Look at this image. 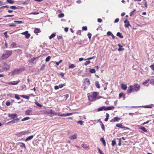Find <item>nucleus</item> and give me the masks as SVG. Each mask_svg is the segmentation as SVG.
<instances>
[{
    "instance_id": "44",
    "label": "nucleus",
    "mask_w": 154,
    "mask_h": 154,
    "mask_svg": "<svg viewBox=\"0 0 154 154\" xmlns=\"http://www.w3.org/2000/svg\"><path fill=\"white\" fill-rule=\"evenodd\" d=\"M135 11H136V10L134 9L133 11H132L130 13V16H132L133 15L134 12Z\"/></svg>"
},
{
    "instance_id": "12",
    "label": "nucleus",
    "mask_w": 154,
    "mask_h": 154,
    "mask_svg": "<svg viewBox=\"0 0 154 154\" xmlns=\"http://www.w3.org/2000/svg\"><path fill=\"white\" fill-rule=\"evenodd\" d=\"M114 107L113 106H108L107 107H105V109L104 110H108L113 109H114Z\"/></svg>"
},
{
    "instance_id": "4",
    "label": "nucleus",
    "mask_w": 154,
    "mask_h": 154,
    "mask_svg": "<svg viewBox=\"0 0 154 154\" xmlns=\"http://www.w3.org/2000/svg\"><path fill=\"white\" fill-rule=\"evenodd\" d=\"M21 72V69H16L12 71L11 75H12L14 76L20 73Z\"/></svg>"
},
{
    "instance_id": "42",
    "label": "nucleus",
    "mask_w": 154,
    "mask_h": 154,
    "mask_svg": "<svg viewBox=\"0 0 154 154\" xmlns=\"http://www.w3.org/2000/svg\"><path fill=\"white\" fill-rule=\"evenodd\" d=\"M62 60H60L59 62H56V65L57 66H58L59 64L62 62Z\"/></svg>"
},
{
    "instance_id": "23",
    "label": "nucleus",
    "mask_w": 154,
    "mask_h": 154,
    "mask_svg": "<svg viewBox=\"0 0 154 154\" xmlns=\"http://www.w3.org/2000/svg\"><path fill=\"white\" fill-rule=\"evenodd\" d=\"M116 35L117 36L119 37L120 38H123V37L122 35L121 34V33L119 32L117 33Z\"/></svg>"
},
{
    "instance_id": "16",
    "label": "nucleus",
    "mask_w": 154,
    "mask_h": 154,
    "mask_svg": "<svg viewBox=\"0 0 154 154\" xmlns=\"http://www.w3.org/2000/svg\"><path fill=\"white\" fill-rule=\"evenodd\" d=\"M82 146L83 148L86 149H89V146H87V145L85 144H83Z\"/></svg>"
},
{
    "instance_id": "36",
    "label": "nucleus",
    "mask_w": 154,
    "mask_h": 154,
    "mask_svg": "<svg viewBox=\"0 0 154 154\" xmlns=\"http://www.w3.org/2000/svg\"><path fill=\"white\" fill-rule=\"evenodd\" d=\"M9 8L11 9L15 10L17 8L16 7L14 6H10Z\"/></svg>"
},
{
    "instance_id": "20",
    "label": "nucleus",
    "mask_w": 154,
    "mask_h": 154,
    "mask_svg": "<svg viewBox=\"0 0 154 154\" xmlns=\"http://www.w3.org/2000/svg\"><path fill=\"white\" fill-rule=\"evenodd\" d=\"M33 137V135L30 136L29 137H27L26 139L25 140L26 141H27L28 140H29L32 139Z\"/></svg>"
},
{
    "instance_id": "43",
    "label": "nucleus",
    "mask_w": 154,
    "mask_h": 154,
    "mask_svg": "<svg viewBox=\"0 0 154 154\" xmlns=\"http://www.w3.org/2000/svg\"><path fill=\"white\" fill-rule=\"evenodd\" d=\"M14 23H16L18 24L21 23H23V22L22 21H16L15 20L14 21Z\"/></svg>"
},
{
    "instance_id": "31",
    "label": "nucleus",
    "mask_w": 154,
    "mask_h": 154,
    "mask_svg": "<svg viewBox=\"0 0 154 154\" xmlns=\"http://www.w3.org/2000/svg\"><path fill=\"white\" fill-rule=\"evenodd\" d=\"M20 95L17 94H16L15 95V98L17 100H19L20 99Z\"/></svg>"
},
{
    "instance_id": "10",
    "label": "nucleus",
    "mask_w": 154,
    "mask_h": 154,
    "mask_svg": "<svg viewBox=\"0 0 154 154\" xmlns=\"http://www.w3.org/2000/svg\"><path fill=\"white\" fill-rule=\"evenodd\" d=\"M121 119L120 118L115 117H114L113 119H112L110 121V122H118Z\"/></svg>"
},
{
    "instance_id": "6",
    "label": "nucleus",
    "mask_w": 154,
    "mask_h": 154,
    "mask_svg": "<svg viewBox=\"0 0 154 154\" xmlns=\"http://www.w3.org/2000/svg\"><path fill=\"white\" fill-rule=\"evenodd\" d=\"M133 86V90H134L136 91H139L140 88V86L137 84H135Z\"/></svg>"
},
{
    "instance_id": "19",
    "label": "nucleus",
    "mask_w": 154,
    "mask_h": 154,
    "mask_svg": "<svg viewBox=\"0 0 154 154\" xmlns=\"http://www.w3.org/2000/svg\"><path fill=\"white\" fill-rule=\"evenodd\" d=\"M85 83L88 85H89L90 84V81L88 79H85Z\"/></svg>"
},
{
    "instance_id": "25",
    "label": "nucleus",
    "mask_w": 154,
    "mask_h": 154,
    "mask_svg": "<svg viewBox=\"0 0 154 154\" xmlns=\"http://www.w3.org/2000/svg\"><path fill=\"white\" fill-rule=\"evenodd\" d=\"M100 141L103 143V145L105 146L106 145V142L105 141L103 138H101L100 139Z\"/></svg>"
},
{
    "instance_id": "3",
    "label": "nucleus",
    "mask_w": 154,
    "mask_h": 154,
    "mask_svg": "<svg viewBox=\"0 0 154 154\" xmlns=\"http://www.w3.org/2000/svg\"><path fill=\"white\" fill-rule=\"evenodd\" d=\"M1 66L4 70H7L9 69L10 65L7 64L6 63H3L1 65Z\"/></svg>"
},
{
    "instance_id": "39",
    "label": "nucleus",
    "mask_w": 154,
    "mask_h": 154,
    "mask_svg": "<svg viewBox=\"0 0 154 154\" xmlns=\"http://www.w3.org/2000/svg\"><path fill=\"white\" fill-rule=\"evenodd\" d=\"M101 123V127L102 129L104 131H105V127L104 125L101 122H100Z\"/></svg>"
},
{
    "instance_id": "47",
    "label": "nucleus",
    "mask_w": 154,
    "mask_h": 154,
    "mask_svg": "<svg viewBox=\"0 0 154 154\" xmlns=\"http://www.w3.org/2000/svg\"><path fill=\"white\" fill-rule=\"evenodd\" d=\"M150 67L153 71H154V64L153 65H151L150 66Z\"/></svg>"
},
{
    "instance_id": "60",
    "label": "nucleus",
    "mask_w": 154,
    "mask_h": 154,
    "mask_svg": "<svg viewBox=\"0 0 154 154\" xmlns=\"http://www.w3.org/2000/svg\"><path fill=\"white\" fill-rule=\"evenodd\" d=\"M122 47L119 48L118 49V51H120L122 50H124V48H121Z\"/></svg>"
},
{
    "instance_id": "24",
    "label": "nucleus",
    "mask_w": 154,
    "mask_h": 154,
    "mask_svg": "<svg viewBox=\"0 0 154 154\" xmlns=\"http://www.w3.org/2000/svg\"><path fill=\"white\" fill-rule=\"evenodd\" d=\"M95 85L97 88H100V85L99 84V83L98 81H96L95 82Z\"/></svg>"
},
{
    "instance_id": "35",
    "label": "nucleus",
    "mask_w": 154,
    "mask_h": 154,
    "mask_svg": "<svg viewBox=\"0 0 154 154\" xmlns=\"http://www.w3.org/2000/svg\"><path fill=\"white\" fill-rule=\"evenodd\" d=\"M90 72L91 73H95V70L94 69H92L90 70Z\"/></svg>"
},
{
    "instance_id": "26",
    "label": "nucleus",
    "mask_w": 154,
    "mask_h": 154,
    "mask_svg": "<svg viewBox=\"0 0 154 154\" xmlns=\"http://www.w3.org/2000/svg\"><path fill=\"white\" fill-rule=\"evenodd\" d=\"M125 27L126 28H128L129 26L131 27V25L130 24L129 22H128V23L127 24L125 25Z\"/></svg>"
},
{
    "instance_id": "54",
    "label": "nucleus",
    "mask_w": 154,
    "mask_h": 154,
    "mask_svg": "<svg viewBox=\"0 0 154 154\" xmlns=\"http://www.w3.org/2000/svg\"><path fill=\"white\" fill-rule=\"evenodd\" d=\"M16 135L18 137H20L22 136V135L21 134V132L17 133L16 134Z\"/></svg>"
},
{
    "instance_id": "61",
    "label": "nucleus",
    "mask_w": 154,
    "mask_h": 154,
    "mask_svg": "<svg viewBox=\"0 0 154 154\" xmlns=\"http://www.w3.org/2000/svg\"><path fill=\"white\" fill-rule=\"evenodd\" d=\"M119 18H117L116 19H115V21H114V22L115 23H117L118 22H119Z\"/></svg>"
},
{
    "instance_id": "48",
    "label": "nucleus",
    "mask_w": 154,
    "mask_h": 154,
    "mask_svg": "<svg viewBox=\"0 0 154 154\" xmlns=\"http://www.w3.org/2000/svg\"><path fill=\"white\" fill-rule=\"evenodd\" d=\"M116 142L115 140H113L112 141V146H114L116 144Z\"/></svg>"
},
{
    "instance_id": "22",
    "label": "nucleus",
    "mask_w": 154,
    "mask_h": 154,
    "mask_svg": "<svg viewBox=\"0 0 154 154\" xmlns=\"http://www.w3.org/2000/svg\"><path fill=\"white\" fill-rule=\"evenodd\" d=\"M19 143L20 144V146L21 147H22V148L23 147L25 148H26V146H25V144H24V143Z\"/></svg>"
},
{
    "instance_id": "5",
    "label": "nucleus",
    "mask_w": 154,
    "mask_h": 154,
    "mask_svg": "<svg viewBox=\"0 0 154 154\" xmlns=\"http://www.w3.org/2000/svg\"><path fill=\"white\" fill-rule=\"evenodd\" d=\"M8 116L12 119H15L17 118V115L16 114H8Z\"/></svg>"
},
{
    "instance_id": "14",
    "label": "nucleus",
    "mask_w": 154,
    "mask_h": 154,
    "mask_svg": "<svg viewBox=\"0 0 154 154\" xmlns=\"http://www.w3.org/2000/svg\"><path fill=\"white\" fill-rule=\"evenodd\" d=\"M32 111L30 109H28L26 111L25 114L26 115H29L31 114Z\"/></svg>"
},
{
    "instance_id": "57",
    "label": "nucleus",
    "mask_w": 154,
    "mask_h": 154,
    "mask_svg": "<svg viewBox=\"0 0 154 154\" xmlns=\"http://www.w3.org/2000/svg\"><path fill=\"white\" fill-rule=\"evenodd\" d=\"M35 104L38 106L39 107H41L42 106V105L40 103H38L37 102H36Z\"/></svg>"
},
{
    "instance_id": "1",
    "label": "nucleus",
    "mask_w": 154,
    "mask_h": 154,
    "mask_svg": "<svg viewBox=\"0 0 154 154\" xmlns=\"http://www.w3.org/2000/svg\"><path fill=\"white\" fill-rule=\"evenodd\" d=\"M98 93L97 92H93L91 95L88 96V97L89 100L91 101H93L96 100L100 97H97V95Z\"/></svg>"
},
{
    "instance_id": "2",
    "label": "nucleus",
    "mask_w": 154,
    "mask_h": 154,
    "mask_svg": "<svg viewBox=\"0 0 154 154\" xmlns=\"http://www.w3.org/2000/svg\"><path fill=\"white\" fill-rule=\"evenodd\" d=\"M12 52L11 50H5L3 54L2 58L3 60H5L9 57L12 54Z\"/></svg>"
},
{
    "instance_id": "55",
    "label": "nucleus",
    "mask_w": 154,
    "mask_h": 154,
    "mask_svg": "<svg viewBox=\"0 0 154 154\" xmlns=\"http://www.w3.org/2000/svg\"><path fill=\"white\" fill-rule=\"evenodd\" d=\"M11 103L9 101H7L6 103V104L7 106H9L10 105Z\"/></svg>"
},
{
    "instance_id": "64",
    "label": "nucleus",
    "mask_w": 154,
    "mask_h": 154,
    "mask_svg": "<svg viewBox=\"0 0 154 154\" xmlns=\"http://www.w3.org/2000/svg\"><path fill=\"white\" fill-rule=\"evenodd\" d=\"M150 83L152 85H154V80H152L151 81Z\"/></svg>"
},
{
    "instance_id": "9",
    "label": "nucleus",
    "mask_w": 154,
    "mask_h": 154,
    "mask_svg": "<svg viewBox=\"0 0 154 154\" xmlns=\"http://www.w3.org/2000/svg\"><path fill=\"white\" fill-rule=\"evenodd\" d=\"M133 91V86L132 85L130 86L128 88L127 90V92L128 94L131 93Z\"/></svg>"
},
{
    "instance_id": "29",
    "label": "nucleus",
    "mask_w": 154,
    "mask_h": 154,
    "mask_svg": "<svg viewBox=\"0 0 154 154\" xmlns=\"http://www.w3.org/2000/svg\"><path fill=\"white\" fill-rule=\"evenodd\" d=\"M104 109H105V106H102L101 107L98 108L97 110V111H102L103 110H104Z\"/></svg>"
},
{
    "instance_id": "17",
    "label": "nucleus",
    "mask_w": 154,
    "mask_h": 154,
    "mask_svg": "<svg viewBox=\"0 0 154 154\" xmlns=\"http://www.w3.org/2000/svg\"><path fill=\"white\" fill-rule=\"evenodd\" d=\"M121 88L122 89L126 90L127 88V87L126 85L122 84L121 85Z\"/></svg>"
},
{
    "instance_id": "52",
    "label": "nucleus",
    "mask_w": 154,
    "mask_h": 154,
    "mask_svg": "<svg viewBox=\"0 0 154 154\" xmlns=\"http://www.w3.org/2000/svg\"><path fill=\"white\" fill-rule=\"evenodd\" d=\"M83 30L86 31L87 30V28L86 26H83L82 27Z\"/></svg>"
},
{
    "instance_id": "58",
    "label": "nucleus",
    "mask_w": 154,
    "mask_h": 154,
    "mask_svg": "<svg viewBox=\"0 0 154 154\" xmlns=\"http://www.w3.org/2000/svg\"><path fill=\"white\" fill-rule=\"evenodd\" d=\"M98 150L99 152L100 153V154H104V153H103V152L100 150V148H98Z\"/></svg>"
},
{
    "instance_id": "8",
    "label": "nucleus",
    "mask_w": 154,
    "mask_h": 154,
    "mask_svg": "<svg viewBox=\"0 0 154 154\" xmlns=\"http://www.w3.org/2000/svg\"><path fill=\"white\" fill-rule=\"evenodd\" d=\"M116 126L118 127H119V128H122V129H129V128L127 127H125V126H122V124H116Z\"/></svg>"
},
{
    "instance_id": "15",
    "label": "nucleus",
    "mask_w": 154,
    "mask_h": 154,
    "mask_svg": "<svg viewBox=\"0 0 154 154\" xmlns=\"http://www.w3.org/2000/svg\"><path fill=\"white\" fill-rule=\"evenodd\" d=\"M70 138L72 140H74L76 139L77 138V135L76 134H75L73 135L70 136Z\"/></svg>"
},
{
    "instance_id": "30",
    "label": "nucleus",
    "mask_w": 154,
    "mask_h": 154,
    "mask_svg": "<svg viewBox=\"0 0 154 154\" xmlns=\"http://www.w3.org/2000/svg\"><path fill=\"white\" fill-rule=\"evenodd\" d=\"M11 46L13 48H16L17 46V44L15 42H13Z\"/></svg>"
},
{
    "instance_id": "18",
    "label": "nucleus",
    "mask_w": 154,
    "mask_h": 154,
    "mask_svg": "<svg viewBox=\"0 0 154 154\" xmlns=\"http://www.w3.org/2000/svg\"><path fill=\"white\" fill-rule=\"evenodd\" d=\"M20 132L22 136L27 134L29 133L28 130L26 131H22Z\"/></svg>"
},
{
    "instance_id": "38",
    "label": "nucleus",
    "mask_w": 154,
    "mask_h": 154,
    "mask_svg": "<svg viewBox=\"0 0 154 154\" xmlns=\"http://www.w3.org/2000/svg\"><path fill=\"white\" fill-rule=\"evenodd\" d=\"M35 58H31L29 60V62L30 63H32L35 60Z\"/></svg>"
},
{
    "instance_id": "33",
    "label": "nucleus",
    "mask_w": 154,
    "mask_h": 154,
    "mask_svg": "<svg viewBox=\"0 0 154 154\" xmlns=\"http://www.w3.org/2000/svg\"><path fill=\"white\" fill-rule=\"evenodd\" d=\"M29 119H30V118L29 117H25L24 118H23V119H22V121H25L26 120H27Z\"/></svg>"
},
{
    "instance_id": "45",
    "label": "nucleus",
    "mask_w": 154,
    "mask_h": 154,
    "mask_svg": "<svg viewBox=\"0 0 154 154\" xmlns=\"http://www.w3.org/2000/svg\"><path fill=\"white\" fill-rule=\"evenodd\" d=\"M90 63V61L89 60L86 61L85 63V66L89 64Z\"/></svg>"
},
{
    "instance_id": "32",
    "label": "nucleus",
    "mask_w": 154,
    "mask_h": 154,
    "mask_svg": "<svg viewBox=\"0 0 154 154\" xmlns=\"http://www.w3.org/2000/svg\"><path fill=\"white\" fill-rule=\"evenodd\" d=\"M56 35L54 33L52 34L49 37V38L50 39L54 38Z\"/></svg>"
},
{
    "instance_id": "27",
    "label": "nucleus",
    "mask_w": 154,
    "mask_h": 154,
    "mask_svg": "<svg viewBox=\"0 0 154 154\" xmlns=\"http://www.w3.org/2000/svg\"><path fill=\"white\" fill-rule=\"evenodd\" d=\"M140 128L145 132H147V130L144 127H141Z\"/></svg>"
},
{
    "instance_id": "59",
    "label": "nucleus",
    "mask_w": 154,
    "mask_h": 154,
    "mask_svg": "<svg viewBox=\"0 0 154 154\" xmlns=\"http://www.w3.org/2000/svg\"><path fill=\"white\" fill-rule=\"evenodd\" d=\"M64 96L66 98V100L69 97V95L68 94L65 95Z\"/></svg>"
},
{
    "instance_id": "53",
    "label": "nucleus",
    "mask_w": 154,
    "mask_h": 154,
    "mask_svg": "<svg viewBox=\"0 0 154 154\" xmlns=\"http://www.w3.org/2000/svg\"><path fill=\"white\" fill-rule=\"evenodd\" d=\"M28 32L27 31H26L24 32H22L21 34L22 35H24L25 36L26 35V34Z\"/></svg>"
},
{
    "instance_id": "56",
    "label": "nucleus",
    "mask_w": 154,
    "mask_h": 154,
    "mask_svg": "<svg viewBox=\"0 0 154 154\" xmlns=\"http://www.w3.org/2000/svg\"><path fill=\"white\" fill-rule=\"evenodd\" d=\"M112 34V33L110 31L108 32L107 33V34L108 35H111Z\"/></svg>"
},
{
    "instance_id": "46",
    "label": "nucleus",
    "mask_w": 154,
    "mask_h": 154,
    "mask_svg": "<svg viewBox=\"0 0 154 154\" xmlns=\"http://www.w3.org/2000/svg\"><path fill=\"white\" fill-rule=\"evenodd\" d=\"M30 36V34H29L28 33L25 35V37L26 38H28Z\"/></svg>"
},
{
    "instance_id": "51",
    "label": "nucleus",
    "mask_w": 154,
    "mask_h": 154,
    "mask_svg": "<svg viewBox=\"0 0 154 154\" xmlns=\"http://www.w3.org/2000/svg\"><path fill=\"white\" fill-rule=\"evenodd\" d=\"M83 121L80 120L79 121L77 122V123L80 124V125H82L83 124Z\"/></svg>"
},
{
    "instance_id": "28",
    "label": "nucleus",
    "mask_w": 154,
    "mask_h": 154,
    "mask_svg": "<svg viewBox=\"0 0 154 154\" xmlns=\"http://www.w3.org/2000/svg\"><path fill=\"white\" fill-rule=\"evenodd\" d=\"M40 32V30L38 28H36L34 31V32L35 33H37L39 32Z\"/></svg>"
},
{
    "instance_id": "63",
    "label": "nucleus",
    "mask_w": 154,
    "mask_h": 154,
    "mask_svg": "<svg viewBox=\"0 0 154 154\" xmlns=\"http://www.w3.org/2000/svg\"><path fill=\"white\" fill-rule=\"evenodd\" d=\"M97 21L99 23H101L102 21V20L100 18H98L97 19Z\"/></svg>"
},
{
    "instance_id": "49",
    "label": "nucleus",
    "mask_w": 154,
    "mask_h": 154,
    "mask_svg": "<svg viewBox=\"0 0 154 154\" xmlns=\"http://www.w3.org/2000/svg\"><path fill=\"white\" fill-rule=\"evenodd\" d=\"M91 34L90 33H88V38L90 39L91 38Z\"/></svg>"
},
{
    "instance_id": "41",
    "label": "nucleus",
    "mask_w": 154,
    "mask_h": 154,
    "mask_svg": "<svg viewBox=\"0 0 154 154\" xmlns=\"http://www.w3.org/2000/svg\"><path fill=\"white\" fill-rule=\"evenodd\" d=\"M149 79H148L146 80L143 83V84L144 85H145L149 81Z\"/></svg>"
},
{
    "instance_id": "11",
    "label": "nucleus",
    "mask_w": 154,
    "mask_h": 154,
    "mask_svg": "<svg viewBox=\"0 0 154 154\" xmlns=\"http://www.w3.org/2000/svg\"><path fill=\"white\" fill-rule=\"evenodd\" d=\"M20 120L18 118H16L15 119H14L13 120H12L8 122V123H12V124H14L15 123H17Z\"/></svg>"
},
{
    "instance_id": "40",
    "label": "nucleus",
    "mask_w": 154,
    "mask_h": 154,
    "mask_svg": "<svg viewBox=\"0 0 154 154\" xmlns=\"http://www.w3.org/2000/svg\"><path fill=\"white\" fill-rule=\"evenodd\" d=\"M51 58V57L50 56L48 57L46 59L45 61L47 62L49 61L50 60Z\"/></svg>"
},
{
    "instance_id": "34",
    "label": "nucleus",
    "mask_w": 154,
    "mask_h": 154,
    "mask_svg": "<svg viewBox=\"0 0 154 154\" xmlns=\"http://www.w3.org/2000/svg\"><path fill=\"white\" fill-rule=\"evenodd\" d=\"M7 2H8L11 4H13L14 2V1L12 0H7Z\"/></svg>"
},
{
    "instance_id": "21",
    "label": "nucleus",
    "mask_w": 154,
    "mask_h": 154,
    "mask_svg": "<svg viewBox=\"0 0 154 154\" xmlns=\"http://www.w3.org/2000/svg\"><path fill=\"white\" fill-rule=\"evenodd\" d=\"M20 97H23L25 99H28L29 98V96L27 95H20Z\"/></svg>"
},
{
    "instance_id": "13",
    "label": "nucleus",
    "mask_w": 154,
    "mask_h": 154,
    "mask_svg": "<svg viewBox=\"0 0 154 154\" xmlns=\"http://www.w3.org/2000/svg\"><path fill=\"white\" fill-rule=\"evenodd\" d=\"M64 85L63 84H60L58 86H54V89L55 90L58 89L59 88H62Z\"/></svg>"
},
{
    "instance_id": "37",
    "label": "nucleus",
    "mask_w": 154,
    "mask_h": 154,
    "mask_svg": "<svg viewBox=\"0 0 154 154\" xmlns=\"http://www.w3.org/2000/svg\"><path fill=\"white\" fill-rule=\"evenodd\" d=\"M64 14H63L61 13L58 14V16L60 18H61L64 17Z\"/></svg>"
},
{
    "instance_id": "62",
    "label": "nucleus",
    "mask_w": 154,
    "mask_h": 154,
    "mask_svg": "<svg viewBox=\"0 0 154 154\" xmlns=\"http://www.w3.org/2000/svg\"><path fill=\"white\" fill-rule=\"evenodd\" d=\"M7 32H5L4 34V35H5V37H6V38H8V35H7Z\"/></svg>"
},
{
    "instance_id": "7",
    "label": "nucleus",
    "mask_w": 154,
    "mask_h": 154,
    "mask_svg": "<svg viewBox=\"0 0 154 154\" xmlns=\"http://www.w3.org/2000/svg\"><path fill=\"white\" fill-rule=\"evenodd\" d=\"M20 82V81H16L14 82H9L7 83L9 85H17Z\"/></svg>"
},
{
    "instance_id": "50",
    "label": "nucleus",
    "mask_w": 154,
    "mask_h": 154,
    "mask_svg": "<svg viewBox=\"0 0 154 154\" xmlns=\"http://www.w3.org/2000/svg\"><path fill=\"white\" fill-rule=\"evenodd\" d=\"M75 67V66L73 64H71L69 66V68H73Z\"/></svg>"
}]
</instances>
